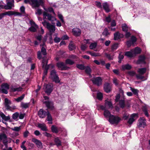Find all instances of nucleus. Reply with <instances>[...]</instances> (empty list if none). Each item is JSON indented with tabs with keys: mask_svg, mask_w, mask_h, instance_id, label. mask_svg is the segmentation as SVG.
Listing matches in <instances>:
<instances>
[{
	"mask_svg": "<svg viewBox=\"0 0 150 150\" xmlns=\"http://www.w3.org/2000/svg\"><path fill=\"white\" fill-rule=\"evenodd\" d=\"M31 4L32 7L33 8L36 9L41 5L42 6H44V2L42 0H30ZM29 0H25L24 2L27 4L29 2Z\"/></svg>",
	"mask_w": 150,
	"mask_h": 150,
	"instance_id": "nucleus-1",
	"label": "nucleus"
},
{
	"mask_svg": "<svg viewBox=\"0 0 150 150\" xmlns=\"http://www.w3.org/2000/svg\"><path fill=\"white\" fill-rule=\"evenodd\" d=\"M50 78L53 81L56 83H59V84H62L58 75L55 69H53L50 71Z\"/></svg>",
	"mask_w": 150,
	"mask_h": 150,
	"instance_id": "nucleus-2",
	"label": "nucleus"
},
{
	"mask_svg": "<svg viewBox=\"0 0 150 150\" xmlns=\"http://www.w3.org/2000/svg\"><path fill=\"white\" fill-rule=\"evenodd\" d=\"M43 89L44 90L45 92L48 95H49L53 90V86L52 83H45L43 85Z\"/></svg>",
	"mask_w": 150,
	"mask_h": 150,
	"instance_id": "nucleus-3",
	"label": "nucleus"
},
{
	"mask_svg": "<svg viewBox=\"0 0 150 150\" xmlns=\"http://www.w3.org/2000/svg\"><path fill=\"white\" fill-rule=\"evenodd\" d=\"M42 23L44 26H46V27L49 30L50 32H54L55 30V26L51 25L49 23L46 22L45 20H44V21L42 22Z\"/></svg>",
	"mask_w": 150,
	"mask_h": 150,
	"instance_id": "nucleus-4",
	"label": "nucleus"
},
{
	"mask_svg": "<svg viewBox=\"0 0 150 150\" xmlns=\"http://www.w3.org/2000/svg\"><path fill=\"white\" fill-rule=\"evenodd\" d=\"M121 120L120 117L117 116H115L113 115H111L109 118L108 121L112 124H117Z\"/></svg>",
	"mask_w": 150,
	"mask_h": 150,
	"instance_id": "nucleus-5",
	"label": "nucleus"
},
{
	"mask_svg": "<svg viewBox=\"0 0 150 150\" xmlns=\"http://www.w3.org/2000/svg\"><path fill=\"white\" fill-rule=\"evenodd\" d=\"M91 80L94 84L98 86H100L102 84V79L100 76L93 78Z\"/></svg>",
	"mask_w": 150,
	"mask_h": 150,
	"instance_id": "nucleus-6",
	"label": "nucleus"
},
{
	"mask_svg": "<svg viewBox=\"0 0 150 150\" xmlns=\"http://www.w3.org/2000/svg\"><path fill=\"white\" fill-rule=\"evenodd\" d=\"M56 66L61 71L68 70L70 68V67L66 66L63 62H59L57 63Z\"/></svg>",
	"mask_w": 150,
	"mask_h": 150,
	"instance_id": "nucleus-7",
	"label": "nucleus"
},
{
	"mask_svg": "<svg viewBox=\"0 0 150 150\" xmlns=\"http://www.w3.org/2000/svg\"><path fill=\"white\" fill-rule=\"evenodd\" d=\"M5 108L7 110H12V107L10 105L11 104V101L7 98H5L4 103Z\"/></svg>",
	"mask_w": 150,
	"mask_h": 150,
	"instance_id": "nucleus-8",
	"label": "nucleus"
},
{
	"mask_svg": "<svg viewBox=\"0 0 150 150\" xmlns=\"http://www.w3.org/2000/svg\"><path fill=\"white\" fill-rule=\"evenodd\" d=\"M9 89V86L7 83H3L1 86V91L3 93L7 94L8 93L7 90Z\"/></svg>",
	"mask_w": 150,
	"mask_h": 150,
	"instance_id": "nucleus-9",
	"label": "nucleus"
},
{
	"mask_svg": "<svg viewBox=\"0 0 150 150\" xmlns=\"http://www.w3.org/2000/svg\"><path fill=\"white\" fill-rule=\"evenodd\" d=\"M7 4L5 5V7L8 10H11L12 7L14 6V0H7Z\"/></svg>",
	"mask_w": 150,
	"mask_h": 150,
	"instance_id": "nucleus-10",
	"label": "nucleus"
},
{
	"mask_svg": "<svg viewBox=\"0 0 150 150\" xmlns=\"http://www.w3.org/2000/svg\"><path fill=\"white\" fill-rule=\"evenodd\" d=\"M43 16L44 19H45L46 17H47L49 21H51L52 23L56 20V18L52 16L51 14L47 13L45 11L43 12Z\"/></svg>",
	"mask_w": 150,
	"mask_h": 150,
	"instance_id": "nucleus-11",
	"label": "nucleus"
},
{
	"mask_svg": "<svg viewBox=\"0 0 150 150\" xmlns=\"http://www.w3.org/2000/svg\"><path fill=\"white\" fill-rule=\"evenodd\" d=\"M4 13L5 15H7L9 16L12 15L19 16H22L21 13L15 11H9L7 12H6Z\"/></svg>",
	"mask_w": 150,
	"mask_h": 150,
	"instance_id": "nucleus-12",
	"label": "nucleus"
},
{
	"mask_svg": "<svg viewBox=\"0 0 150 150\" xmlns=\"http://www.w3.org/2000/svg\"><path fill=\"white\" fill-rule=\"evenodd\" d=\"M137 117L138 115L137 114L133 113L130 116V117L127 121V123L129 125L132 124L135 120Z\"/></svg>",
	"mask_w": 150,
	"mask_h": 150,
	"instance_id": "nucleus-13",
	"label": "nucleus"
},
{
	"mask_svg": "<svg viewBox=\"0 0 150 150\" xmlns=\"http://www.w3.org/2000/svg\"><path fill=\"white\" fill-rule=\"evenodd\" d=\"M104 90L106 93H110L111 90V87L110 84L108 83H105L103 86Z\"/></svg>",
	"mask_w": 150,
	"mask_h": 150,
	"instance_id": "nucleus-14",
	"label": "nucleus"
},
{
	"mask_svg": "<svg viewBox=\"0 0 150 150\" xmlns=\"http://www.w3.org/2000/svg\"><path fill=\"white\" fill-rule=\"evenodd\" d=\"M44 103L46 105V107L48 109L53 110L54 109V106L53 102L51 101H45Z\"/></svg>",
	"mask_w": 150,
	"mask_h": 150,
	"instance_id": "nucleus-15",
	"label": "nucleus"
},
{
	"mask_svg": "<svg viewBox=\"0 0 150 150\" xmlns=\"http://www.w3.org/2000/svg\"><path fill=\"white\" fill-rule=\"evenodd\" d=\"M32 141L35 144L38 148H43L42 143L39 140L35 138H33L32 139Z\"/></svg>",
	"mask_w": 150,
	"mask_h": 150,
	"instance_id": "nucleus-16",
	"label": "nucleus"
},
{
	"mask_svg": "<svg viewBox=\"0 0 150 150\" xmlns=\"http://www.w3.org/2000/svg\"><path fill=\"white\" fill-rule=\"evenodd\" d=\"M47 113V112L43 109H40L38 112V115L40 118H43L45 117Z\"/></svg>",
	"mask_w": 150,
	"mask_h": 150,
	"instance_id": "nucleus-17",
	"label": "nucleus"
},
{
	"mask_svg": "<svg viewBox=\"0 0 150 150\" xmlns=\"http://www.w3.org/2000/svg\"><path fill=\"white\" fill-rule=\"evenodd\" d=\"M72 32L74 35L76 36H79L81 34V31L78 28H75L72 29Z\"/></svg>",
	"mask_w": 150,
	"mask_h": 150,
	"instance_id": "nucleus-18",
	"label": "nucleus"
},
{
	"mask_svg": "<svg viewBox=\"0 0 150 150\" xmlns=\"http://www.w3.org/2000/svg\"><path fill=\"white\" fill-rule=\"evenodd\" d=\"M146 58L144 55H140L139 56V59L137 62V63L139 64L141 63H143L144 64L146 63L145 61Z\"/></svg>",
	"mask_w": 150,
	"mask_h": 150,
	"instance_id": "nucleus-19",
	"label": "nucleus"
},
{
	"mask_svg": "<svg viewBox=\"0 0 150 150\" xmlns=\"http://www.w3.org/2000/svg\"><path fill=\"white\" fill-rule=\"evenodd\" d=\"M146 125L145 120L142 119H140L139 122L137 124V125L139 127H144Z\"/></svg>",
	"mask_w": 150,
	"mask_h": 150,
	"instance_id": "nucleus-20",
	"label": "nucleus"
},
{
	"mask_svg": "<svg viewBox=\"0 0 150 150\" xmlns=\"http://www.w3.org/2000/svg\"><path fill=\"white\" fill-rule=\"evenodd\" d=\"M103 6L106 12L108 13L110 11V10L109 9V5L107 2H105L103 3Z\"/></svg>",
	"mask_w": 150,
	"mask_h": 150,
	"instance_id": "nucleus-21",
	"label": "nucleus"
},
{
	"mask_svg": "<svg viewBox=\"0 0 150 150\" xmlns=\"http://www.w3.org/2000/svg\"><path fill=\"white\" fill-rule=\"evenodd\" d=\"M38 126L43 131H47V127L44 124H38Z\"/></svg>",
	"mask_w": 150,
	"mask_h": 150,
	"instance_id": "nucleus-22",
	"label": "nucleus"
},
{
	"mask_svg": "<svg viewBox=\"0 0 150 150\" xmlns=\"http://www.w3.org/2000/svg\"><path fill=\"white\" fill-rule=\"evenodd\" d=\"M54 142L55 143V144L57 146H60L62 145L61 141L60 140L58 137H57L55 138L54 140Z\"/></svg>",
	"mask_w": 150,
	"mask_h": 150,
	"instance_id": "nucleus-23",
	"label": "nucleus"
},
{
	"mask_svg": "<svg viewBox=\"0 0 150 150\" xmlns=\"http://www.w3.org/2000/svg\"><path fill=\"white\" fill-rule=\"evenodd\" d=\"M114 40H117L120 38V33L117 31L115 32L114 34Z\"/></svg>",
	"mask_w": 150,
	"mask_h": 150,
	"instance_id": "nucleus-24",
	"label": "nucleus"
},
{
	"mask_svg": "<svg viewBox=\"0 0 150 150\" xmlns=\"http://www.w3.org/2000/svg\"><path fill=\"white\" fill-rule=\"evenodd\" d=\"M51 130L54 133H57L59 132L58 127L54 125L52 126Z\"/></svg>",
	"mask_w": 150,
	"mask_h": 150,
	"instance_id": "nucleus-25",
	"label": "nucleus"
},
{
	"mask_svg": "<svg viewBox=\"0 0 150 150\" xmlns=\"http://www.w3.org/2000/svg\"><path fill=\"white\" fill-rule=\"evenodd\" d=\"M125 55L129 57H132L134 55L132 51H127L125 52Z\"/></svg>",
	"mask_w": 150,
	"mask_h": 150,
	"instance_id": "nucleus-26",
	"label": "nucleus"
},
{
	"mask_svg": "<svg viewBox=\"0 0 150 150\" xmlns=\"http://www.w3.org/2000/svg\"><path fill=\"white\" fill-rule=\"evenodd\" d=\"M119 104L120 107L123 109L125 106V101L124 100H119Z\"/></svg>",
	"mask_w": 150,
	"mask_h": 150,
	"instance_id": "nucleus-27",
	"label": "nucleus"
},
{
	"mask_svg": "<svg viewBox=\"0 0 150 150\" xmlns=\"http://www.w3.org/2000/svg\"><path fill=\"white\" fill-rule=\"evenodd\" d=\"M119 43H115L112 45L111 47V50L112 52H113L116 50L118 47Z\"/></svg>",
	"mask_w": 150,
	"mask_h": 150,
	"instance_id": "nucleus-28",
	"label": "nucleus"
},
{
	"mask_svg": "<svg viewBox=\"0 0 150 150\" xmlns=\"http://www.w3.org/2000/svg\"><path fill=\"white\" fill-rule=\"evenodd\" d=\"M122 30L125 32L128 31V28L126 23H124L122 25Z\"/></svg>",
	"mask_w": 150,
	"mask_h": 150,
	"instance_id": "nucleus-29",
	"label": "nucleus"
},
{
	"mask_svg": "<svg viewBox=\"0 0 150 150\" xmlns=\"http://www.w3.org/2000/svg\"><path fill=\"white\" fill-rule=\"evenodd\" d=\"M46 115L47 116V120L48 121H51V122H50V124H52V119L51 115L48 111H47V113Z\"/></svg>",
	"mask_w": 150,
	"mask_h": 150,
	"instance_id": "nucleus-30",
	"label": "nucleus"
},
{
	"mask_svg": "<svg viewBox=\"0 0 150 150\" xmlns=\"http://www.w3.org/2000/svg\"><path fill=\"white\" fill-rule=\"evenodd\" d=\"M69 48L70 51H72L76 48V47L74 44L71 42L70 43L69 45Z\"/></svg>",
	"mask_w": 150,
	"mask_h": 150,
	"instance_id": "nucleus-31",
	"label": "nucleus"
},
{
	"mask_svg": "<svg viewBox=\"0 0 150 150\" xmlns=\"http://www.w3.org/2000/svg\"><path fill=\"white\" fill-rule=\"evenodd\" d=\"M141 52V49L138 47H136L134 50L133 51L134 55H135L136 54H140Z\"/></svg>",
	"mask_w": 150,
	"mask_h": 150,
	"instance_id": "nucleus-32",
	"label": "nucleus"
},
{
	"mask_svg": "<svg viewBox=\"0 0 150 150\" xmlns=\"http://www.w3.org/2000/svg\"><path fill=\"white\" fill-rule=\"evenodd\" d=\"M102 34L105 37H107L108 35H110V33L108 32V30L107 28H105L104 29Z\"/></svg>",
	"mask_w": 150,
	"mask_h": 150,
	"instance_id": "nucleus-33",
	"label": "nucleus"
},
{
	"mask_svg": "<svg viewBox=\"0 0 150 150\" xmlns=\"http://www.w3.org/2000/svg\"><path fill=\"white\" fill-rule=\"evenodd\" d=\"M132 67L129 64L123 65L122 66V70H125V69L129 70L131 69Z\"/></svg>",
	"mask_w": 150,
	"mask_h": 150,
	"instance_id": "nucleus-34",
	"label": "nucleus"
},
{
	"mask_svg": "<svg viewBox=\"0 0 150 150\" xmlns=\"http://www.w3.org/2000/svg\"><path fill=\"white\" fill-rule=\"evenodd\" d=\"M146 68H140L138 70V72L141 74H144L146 72Z\"/></svg>",
	"mask_w": 150,
	"mask_h": 150,
	"instance_id": "nucleus-35",
	"label": "nucleus"
},
{
	"mask_svg": "<svg viewBox=\"0 0 150 150\" xmlns=\"http://www.w3.org/2000/svg\"><path fill=\"white\" fill-rule=\"evenodd\" d=\"M104 115L105 117H109V118L111 115H112L110 114V113L109 111L107 110H104Z\"/></svg>",
	"mask_w": 150,
	"mask_h": 150,
	"instance_id": "nucleus-36",
	"label": "nucleus"
},
{
	"mask_svg": "<svg viewBox=\"0 0 150 150\" xmlns=\"http://www.w3.org/2000/svg\"><path fill=\"white\" fill-rule=\"evenodd\" d=\"M85 72L86 73L91 76V69L88 66H87L86 67H85Z\"/></svg>",
	"mask_w": 150,
	"mask_h": 150,
	"instance_id": "nucleus-37",
	"label": "nucleus"
},
{
	"mask_svg": "<svg viewBox=\"0 0 150 150\" xmlns=\"http://www.w3.org/2000/svg\"><path fill=\"white\" fill-rule=\"evenodd\" d=\"M76 67L81 70H83L85 68V67L83 64H77L76 65Z\"/></svg>",
	"mask_w": 150,
	"mask_h": 150,
	"instance_id": "nucleus-38",
	"label": "nucleus"
},
{
	"mask_svg": "<svg viewBox=\"0 0 150 150\" xmlns=\"http://www.w3.org/2000/svg\"><path fill=\"white\" fill-rule=\"evenodd\" d=\"M130 90L135 95H138V92H139V90L137 89H135L134 88H133L132 87H130Z\"/></svg>",
	"mask_w": 150,
	"mask_h": 150,
	"instance_id": "nucleus-39",
	"label": "nucleus"
},
{
	"mask_svg": "<svg viewBox=\"0 0 150 150\" xmlns=\"http://www.w3.org/2000/svg\"><path fill=\"white\" fill-rule=\"evenodd\" d=\"M6 52L4 51H3L2 53L1 54V57L2 58H3V59H2V61H4V59H5L6 60H8V59L6 58Z\"/></svg>",
	"mask_w": 150,
	"mask_h": 150,
	"instance_id": "nucleus-40",
	"label": "nucleus"
},
{
	"mask_svg": "<svg viewBox=\"0 0 150 150\" xmlns=\"http://www.w3.org/2000/svg\"><path fill=\"white\" fill-rule=\"evenodd\" d=\"M29 105L28 103H25L23 102H21V107L24 108H26L29 107Z\"/></svg>",
	"mask_w": 150,
	"mask_h": 150,
	"instance_id": "nucleus-41",
	"label": "nucleus"
},
{
	"mask_svg": "<svg viewBox=\"0 0 150 150\" xmlns=\"http://www.w3.org/2000/svg\"><path fill=\"white\" fill-rule=\"evenodd\" d=\"M66 64L70 65H72L74 63V62L70 59H67L65 61Z\"/></svg>",
	"mask_w": 150,
	"mask_h": 150,
	"instance_id": "nucleus-42",
	"label": "nucleus"
},
{
	"mask_svg": "<svg viewBox=\"0 0 150 150\" xmlns=\"http://www.w3.org/2000/svg\"><path fill=\"white\" fill-rule=\"evenodd\" d=\"M142 110L143 112H144L145 115L147 117H149V114L147 111V110L146 107L145 106L143 107Z\"/></svg>",
	"mask_w": 150,
	"mask_h": 150,
	"instance_id": "nucleus-43",
	"label": "nucleus"
},
{
	"mask_svg": "<svg viewBox=\"0 0 150 150\" xmlns=\"http://www.w3.org/2000/svg\"><path fill=\"white\" fill-rule=\"evenodd\" d=\"M105 55L106 57L110 60H112L113 59V56H111L110 54L107 53H105Z\"/></svg>",
	"mask_w": 150,
	"mask_h": 150,
	"instance_id": "nucleus-44",
	"label": "nucleus"
},
{
	"mask_svg": "<svg viewBox=\"0 0 150 150\" xmlns=\"http://www.w3.org/2000/svg\"><path fill=\"white\" fill-rule=\"evenodd\" d=\"M25 96L24 94H23L21 96L16 99L15 100L17 102H20L24 98Z\"/></svg>",
	"mask_w": 150,
	"mask_h": 150,
	"instance_id": "nucleus-45",
	"label": "nucleus"
},
{
	"mask_svg": "<svg viewBox=\"0 0 150 150\" xmlns=\"http://www.w3.org/2000/svg\"><path fill=\"white\" fill-rule=\"evenodd\" d=\"M122 52H120L119 54L118 58L119 59V60L118 61V62L119 63H121V60L124 57V56L123 55L121 54Z\"/></svg>",
	"mask_w": 150,
	"mask_h": 150,
	"instance_id": "nucleus-46",
	"label": "nucleus"
},
{
	"mask_svg": "<svg viewBox=\"0 0 150 150\" xmlns=\"http://www.w3.org/2000/svg\"><path fill=\"white\" fill-rule=\"evenodd\" d=\"M97 44L96 43H92L90 44L89 47L90 49H93L95 48L97 46Z\"/></svg>",
	"mask_w": 150,
	"mask_h": 150,
	"instance_id": "nucleus-47",
	"label": "nucleus"
},
{
	"mask_svg": "<svg viewBox=\"0 0 150 150\" xmlns=\"http://www.w3.org/2000/svg\"><path fill=\"white\" fill-rule=\"evenodd\" d=\"M22 89V88L21 87H19V88H12L11 90L13 92H15L16 91H21Z\"/></svg>",
	"mask_w": 150,
	"mask_h": 150,
	"instance_id": "nucleus-48",
	"label": "nucleus"
},
{
	"mask_svg": "<svg viewBox=\"0 0 150 150\" xmlns=\"http://www.w3.org/2000/svg\"><path fill=\"white\" fill-rule=\"evenodd\" d=\"M19 113L18 112H16L13 114L12 115V118L14 120H16L19 116Z\"/></svg>",
	"mask_w": 150,
	"mask_h": 150,
	"instance_id": "nucleus-49",
	"label": "nucleus"
},
{
	"mask_svg": "<svg viewBox=\"0 0 150 150\" xmlns=\"http://www.w3.org/2000/svg\"><path fill=\"white\" fill-rule=\"evenodd\" d=\"M97 97L99 100H102L103 97V94L101 93H98L97 94Z\"/></svg>",
	"mask_w": 150,
	"mask_h": 150,
	"instance_id": "nucleus-50",
	"label": "nucleus"
},
{
	"mask_svg": "<svg viewBox=\"0 0 150 150\" xmlns=\"http://www.w3.org/2000/svg\"><path fill=\"white\" fill-rule=\"evenodd\" d=\"M44 55H45L47 54L46 50V49L44 47H42L41 49V52Z\"/></svg>",
	"mask_w": 150,
	"mask_h": 150,
	"instance_id": "nucleus-51",
	"label": "nucleus"
},
{
	"mask_svg": "<svg viewBox=\"0 0 150 150\" xmlns=\"http://www.w3.org/2000/svg\"><path fill=\"white\" fill-rule=\"evenodd\" d=\"M7 138V136L4 133H1L0 134V140H2L3 139Z\"/></svg>",
	"mask_w": 150,
	"mask_h": 150,
	"instance_id": "nucleus-52",
	"label": "nucleus"
},
{
	"mask_svg": "<svg viewBox=\"0 0 150 150\" xmlns=\"http://www.w3.org/2000/svg\"><path fill=\"white\" fill-rule=\"evenodd\" d=\"M132 42V43H134L136 42L137 41V38L134 36H132L130 40Z\"/></svg>",
	"mask_w": 150,
	"mask_h": 150,
	"instance_id": "nucleus-53",
	"label": "nucleus"
},
{
	"mask_svg": "<svg viewBox=\"0 0 150 150\" xmlns=\"http://www.w3.org/2000/svg\"><path fill=\"white\" fill-rule=\"evenodd\" d=\"M106 105H108L110 108H112L113 107L112 105V103L110 101H107L105 103Z\"/></svg>",
	"mask_w": 150,
	"mask_h": 150,
	"instance_id": "nucleus-54",
	"label": "nucleus"
},
{
	"mask_svg": "<svg viewBox=\"0 0 150 150\" xmlns=\"http://www.w3.org/2000/svg\"><path fill=\"white\" fill-rule=\"evenodd\" d=\"M142 74H137L136 75V77L137 79L142 80L144 78V76H142Z\"/></svg>",
	"mask_w": 150,
	"mask_h": 150,
	"instance_id": "nucleus-55",
	"label": "nucleus"
},
{
	"mask_svg": "<svg viewBox=\"0 0 150 150\" xmlns=\"http://www.w3.org/2000/svg\"><path fill=\"white\" fill-rule=\"evenodd\" d=\"M3 142L4 144V145L6 146H7V143L8 142V141L7 139V137L6 138H5V139H3Z\"/></svg>",
	"mask_w": 150,
	"mask_h": 150,
	"instance_id": "nucleus-56",
	"label": "nucleus"
},
{
	"mask_svg": "<svg viewBox=\"0 0 150 150\" xmlns=\"http://www.w3.org/2000/svg\"><path fill=\"white\" fill-rule=\"evenodd\" d=\"M20 11L22 14H24L25 13V8L24 6H22L20 8Z\"/></svg>",
	"mask_w": 150,
	"mask_h": 150,
	"instance_id": "nucleus-57",
	"label": "nucleus"
},
{
	"mask_svg": "<svg viewBox=\"0 0 150 150\" xmlns=\"http://www.w3.org/2000/svg\"><path fill=\"white\" fill-rule=\"evenodd\" d=\"M120 95L119 94H117L115 96V102H117L119 101V99L120 98Z\"/></svg>",
	"mask_w": 150,
	"mask_h": 150,
	"instance_id": "nucleus-58",
	"label": "nucleus"
},
{
	"mask_svg": "<svg viewBox=\"0 0 150 150\" xmlns=\"http://www.w3.org/2000/svg\"><path fill=\"white\" fill-rule=\"evenodd\" d=\"M58 16L59 19L63 23H64V21L63 18V16L61 14H58Z\"/></svg>",
	"mask_w": 150,
	"mask_h": 150,
	"instance_id": "nucleus-59",
	"label": "nucleus"
},
{
	"mask_svg": "<svg viewBox=\"0 0 150 150\" xmlns=\"http://www.w3.org/2000/svg\"><path fill=\"white\" fill-rule=\"evenodd\" d=\"M21 129V127H14L12 129V130L15 131H19Z\"/></svg>",
	"mask_w": 150,
	"mask_h": 150,
	"instance_id": "nucleus-60",
	"label": "nucleus"
},
{
	"mask_svg": "<svg viewBox=\"0 0 150 150\" xmlns=\"http://www.w3.org/2000/svg\"><path fill=\"white\" fill-rule=\"evenodd\" d=\"M29 30L30 31L33 32H35L37 31L35 27L33 26L29 28Z\"/></svg>",
	"mask_w": 150,
	"mask_h": 150,
	"instance_id": "nucleus-61",
	"label": "nucleus"
},
{
	"mask_svg": "<svg viewBox=\"0 0 150 150\" xmlns=\"http://www.w3.org/2000/svg\"><path fill=\"white\" fill-rule=\"evenodd\" d=\"M54 40L55 42L58 43L60 42L61 39L60 38L56 37L54 39Z\"/></svg>",
	"mask_w": 150,
	"mask_h": 150,
	"instance_id": "nucleus-62",
	"label": "nucleus"
},
{
	"mask_svg": "<svg viewBox=\"0 0 150 150\" xmlns=\"http://www.w3.org/2000/svg\"><path fill=\"white\" fill-rule=\"evenodd\" d=\"M125 37L126 38H128L131 35V34L129 32H128L127 31V32H125Z\"/></svg>",
	"mask_w": 150,
	"mask_h": 150,
	"instance_id": "nucleus-63",
	"label": "nucleus"
},
{
	"mask_svg": "<svg viewBox=\"0 0 150 150\" xmlns=\"http://www.w3.org/2000/svg\"><path fill=\"white\" fill-rule=\"evenodd\" d=\"M105 20L106 22L108 23L110 22L111 21L110 16V15H109L108 16L106 17Z\"/></svg>",
	"mask_w": 150,
	"mask_h": 150,
	"instance_id": "nucleus-64",
	"label": "nucleus"
}]
</instances>
